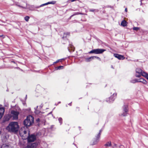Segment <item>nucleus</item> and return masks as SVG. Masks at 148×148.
I'll list each match as a JSON object with an SVG mask.
<instances>
[{
  "mask_svg": "<svg viewBox=\"0 0 148 148\" xmlns=\"http://www.w3.org/2000/svg\"><path fill=\"white\" fill-rule=\"evenodd\" d=\"M71 48H72V49L73 48V47H71Z\"/></svg>",
  "mask_w": 148,
  "mask_h": 148,
  "instance_id": "35",
  "label": "nucleus"
},
{
  "mask_svg": "<svg viewBox=\"0 0 148 148\" xmlns=\"http://www.w3.org/2000/svg\"><path fill=\"white\" fill-rule=\"evenodd\" d=\"M114 56L119 60H123L125 58L123 56L117 53H114Z\"/></svg>",
  "mask_w": 148,
  "mask_h": 148,
  "instance_id": "11",
  "label": "nucleus"
},
{
  "mask_svg": "<svg viewBox=\"0 0 148 148\" xmlns=\"http://www.w3.org/2000/svg\"><path fill=\"white\" fill-rule=\"evenodd\" d=\"M138 82H140L143 84H147V82L146 80L143 78H141L140 79H138Z\"/></svg>",
  "mask_w": 148,
  "mask_h": 148,
  "instance_id": "17",
  "label": "nucleus"
},
{
  "mask_svg": "<svg viewBox=\"0 0 148 148\" xmlns=\"http://www.w3.org/2000/svg\"><path fill=\"white\" fill-rule=\"evenodd\" d=\"M143 76L145 77L148 80V74L147 73H143Z\"/></svg>",
  "mask_w": 148,
  "mask_h": 148,
  "instance_id": "20",
  "label": "nucleus"
},
{
  "mask_svg": "<svg viewBox=\"0 0 148 148\" xmlns=\"http://www.w3.org/2000/svg\"><path fill=\"white\" fill-rule=\"evenodd\" d=\"M63 66H60L56 68V70H60L61 69H63Z\"/></svg>",
  "mask_w": 148,
  "mask_h": 148,
  "instance_id": "26",
  "label": "nucleus"
},
{
  "mask_svg": "<svg viewBox=\"0 0 148 148\" xmlns=\"http://www.w3.org/2000/svg\"><path fill=\"white\" fill-rule=\"evenodd\" d=\"M127 8H125V11L126 12H127Z\"/></svg>",
  "mask_w": 148,
  "mask_h": 148,
  "instance_id": "32",
  "label": "nucleus"
},
{
  "mask_svg": "<svg viewBox=\"0 0 148 148\" xmlns=\"http://www.w3.org/2000/svg\"><path fill=\"white\" fill-rule=\"evenodd\" d=\"M121 25L123 26H126L127 25V22L124 20L121 23Z\"/></svg>",
  "mask_w": 148,
  "mask_h": 148,
  "instance_id": "18",
  "label": "nucleus"
},
{
  "mask_svg": "<svg viewBox=\"0 0 148 148\" xmlns=\"http://www.w3.org/2000/svg\"><path fill=\"white\" fill-rule=\"evenodd\" d=\"M23 4H21V5H17V4H16V5L20 7H21L23 8H26L27 7V4L25 2H23Z\"/></svg>",
  "mask_w": 148,
  "mask_h": 148,
  "instance_id": "16",
  "label": "nucleus"
},
{
  "mask_svg": "<svg viewBox=\"0 0 148 148\" xmlns=\"http://www.w3.org/2000/svg\"><path fill=\"white\" fill-rule=\"evenodd\" d=\"M19 114V113L17 111L14 110H12L11 111V114L10 116H8V118L6 119V120L8 121L9 120V119L12 118L13 120H16L18 118V116Z\"/></svg>",
  "mask_w": 148,
  "mask_h": 148,
  "instance_id": "3",
  "label": "nucleus"
},
{
  "mask_svg": "<svg viewBox=\"0 0 148 148\" xmlns=\"http://www.w3.org/2000/svg\"><path fill=\"white\" fill-rule=\"evenodd\" d=\"M58 121L60 123V124H61L62 123V119L61 118H59L58 119Z\"/></svg>",
  "mask_w": 148,
  "mask_h": 148,
  "instance_id": "28",
  "label": "nucleus"
},
{
  "mask_svg": "<svg viewBox=\"0 0 148 148\" xmlns=\"http://www.w3.org/2000/svg\"><path fill=\"white\" fill-rule=\"evenodd\" d=\"M139 29V28L138 27H134L133 29L134 30L137 31Z\"/></svg>",
  "mask_w": 148,
  "mask_h": 148,
  "instance_id": "29",
  "label": "nucleus"
},
{
  "mask_svg": "<svg viewBox=\"0 0 148 148\" xmlns=\"http://www.w3.org/2000/svg\"><path fill=\"white\" fill-rule=\"evenodd\" d=\"M101 132V131L100 130V131L99 133V134H98V135H97V136L96 139V140H95V141H94V142L92 144V145H95L97 143H98V142L99 141V139L100 138Z\"/></svg>",
  "mask_w": 148,
  "mask_h": 148,
  "instance_id": "13",
  "label": "nucleus"
},
{
  "mask_svg": "<svg viewBox=\"0 0 148 148\" xmlns=\"http://www.w3.org/2000/svg\"><path fill=\"white\" fill-rule=\"evenodd\" d=\"M138 79H132L131 81V82L132 83H134L136 82H138Z\"/></svg>",
  "mask_w": 148,
  "mask_h": 148,
  "instance_id": "22",
  "label": "nucleus"
},
{
  "mask_svg": "<svg viewBox=\"0 0 148 148\" xmlns=\"http://www.w3.org/2000/svg\"><path fill=\"white\" fill-rule=\"evenodd\" d=\"M3 36H3V35H0V37H3Z\"/></svg>",
  "mask_w": 148,
  "mask_h": 148,
  "instance_id": "33",
  "label": "nucleus"
},
{
  "mask_svg": "<svg viewBox=\"0 0 148 148\" xmlns=\"http://www.w3.org/2000/svg\"><path fill=\"white\" fill-rule=\"evenodd\" d=\"M5 112V108L0 105V119L3 116Z\"/></svg>",
  "mask_w": 148,
  "mask_h": 148,
  "instance_id": "9",
  "label": "nucleus"
},
{
  "mask_svg": "<svg viewBox=\"0 0 148 148\" xmlns=\"http://www.w3.org/2000/svg\"><path fill=\"white\" fill-rule=\"evenodd\" d=\"M117 95V93L116 92H114L112 94V95L110 97L107 99L106 101L109 103H110L113 101Z\"/></svg>",
  "mask_w": 148,
  "mask_h": 148,
  "instance_id": "6",
  "label": "nucleus"
},
{
  "mask_svg": "<svg viewBox=\"0 0 148 148\" xmlns=\"http://www.w3.org/2000/svg\"><path fill=\"white\" fill-rule=\"evenodd\" d=\"M70 33L69 32H66L64 34L63 36V38H64L67 37V36L69 35Z\"/></svg>",
  "mask_w": 148,
  "mask_h": 148,
  "instance_id": "19",
  "label": "nucleus"
},
{
  "mask_svg": "<svg viewBox=\"0 0 148 148\" xmlns=\"http://www.w3.org/2000/svg\"><path fill=\"white\" fill-rule=\"evenodd\" d=\"M19 134L21 136H23L24 134H26L27 133V131L25 130V127H23L19 130Z\"/></svg>",
  "mask_w": 148,
  "mask_h": 148,
  "instance_id": "12",
  "label": "nucleus"
},
{
  "mask_svg": "<svg viewBox=\"0 0 148 148\" xmlns=\"http://www.w3.org/2000/svg\"><path fill=\"white\" fill-rule=\"evenodd\" d=\"M37 144L36 143H33L29 144L27 147L28 148H36Z\"/></svg>",
  "mask_w": 148,
  "mask_h": 148,
  "instance_id": "14",
  "label": "nucleus"
},
{
  "mask_svg": "<svg viewBox=\"0 0 148 148\" xmlns=\"http://www.w3.org/2000/svg\"><path fill=\"white\" fill-rule=\"evenodd\" d=\"M36 136L32 134L29 135L27 140L29 142H32L34 141L36 139Z\"/></svg>",
  "mask_w": 148,
  "mask_h": 148,
  "instance_id": "8",
  "label": "nucleus"
},
{
  "mask_svg": "<svg viewBox=\"0 0 148 148\" xmlns=\"http://www.w3.org/2000/svg\"><path fill=\"white\" fill-rule=\"evenodd\" d=\"M62 60H64V59L63 58V59H59V60H57L56 62H54L53 63V64H56L57 63H58V62H62Z\"/></svg>",
  "mask_w": 148,
  "mask_h": 148,
  "instance_id": "25",
  "label": "nucleus"
},
{
  "mask_svg": "<svg viewBox=\"0 0 148 148\" xmlns=\"http://www.w3.org/2000/svg\"><path fill=\"white\" fill-rule=\"evenodd\" d=\"M95 58H97L100 61L101 60V59L99 58L97 56H92L88 58H86L85 59V60L86 62H88L94 59Z\"/></svg>",
  "mask_w": 148,
  "mask_h": 148,
  "instance_id": "10",
  "label": "nucleus"
},
{
  "mask_svg": "<svg viewBox=\"0 0 148 148\" xmlns=\"http://www.w3.org/2000/svg\"><path fill=\"white\" fill-rule=\"evenodd\" d=\"M82 14V13H79V12H77V13H75L72 16H73L74 15H75L78 14Z\"/></svg>",
  "mask_w": 148,
  "mask_h": 148,
  "instance_id": "30",
  "label": "nucleus"
},
{
  "mask_svg": "<svg viewBox=\"0 0 148 148\" xmlns=\"http://www.w3.org/2000/svg\"><path fill=\"white\" fill-rule=\"evenodd\" d=\"M106 51V50L103 49H97L91 51L89 52V53L90 54L93 53L96 54H101Z\"/></svg>",
  "mask_w": 148,
  "mask_h": 148,
  "instance_id": "4",
  "label": "nucleus"
},
{
  "mask_svg": "<svg viewBox=\"0 0 148 148\" xmlns=\"http://www.w3.org/2000/svg\"><path fill=\"white\" fill-rule=\"evenodd\" d=\"M1 148H9L8 146L5 144H3L1 146Z\"/></svg>",
  "mask_w": 148,
  "mask_h": 148,
  "instance_id": "24",
  "label": "nucleus"
},
{
  "mask_svg": "<svg viewBox=\"0 0 148 148\" xmlns=\"http://www.w3.org/2000/svg\"><path fill=\"white\" fill-rule=\"evenodd\" d=\"M34 122V118L32 116L29 115L27 116V118L24 121L25 126L29 127L32 125Z\"/></svg>",
  "mask_w": 148,
  "mask_h": 148,
  "instance_id": "2",
  "label": "nucleus"
},
{
  "mask_svg": "<svg viewBox=\"0 0 148 148\" xmlns=\"http://www.w3.org/2000/svg\"><path fill=\"white\" fill-rule=\"evenodd\" d=\"M38 108V106H37L36 107H35V113L37 114H39V113L40 112L38 110H37V108Z\"/></svg>",
  "mask_w": 148,
  "mask_h": 148,
  "instance_id": "21",
  "label": "nucleus"
},
{
  "mask_svg": "<svg viewBox=\"0 0 148 148\" xmlns=\"http://www.w3.org/2000/svg\"><path fill=\"white\" fill-rule=\"evenodd\" d=\"M19 129V126L17 122H12L10 123L7 127V129L9 131L14 132H17Z\"/></svg>",
  "mask_w": 148,
  "mask_h": 148,
  "instance_id": "1",
  "label": "nucleus"
},
{
  "mask_svg": "<svg viewBox=\"0 0 148 148\" xmlns=\"http://www.w3.org/2000/svg\"><path fill=\"white\" fill-rule=\"evenodd\" d=\"M1 131H0V134H1Z\"/></svg>",
  "mask_w": 148,
  "mask_h": 148,
  "instance_id": "34",
  "label": "nucleus"
},
{
  "mask_svg": "<svg viewBox=\"0 0 148 148\" xmlns=\"http://www.w3.org/2000/svg\"><path fill=\"white\" fill-rule=\"evenodd\" d=\"M136 76L137 77H140L141 75L143 76V74L145 72L142 71L139 68H137L136 69Z\"/></svg>",
  "mask_w": 148,
  "mask_h": 148,
  "instance_id": "7",
  "label": "nucleus"
},
{
  "mask_svg": "<svg viewBox=\"0 0 148 148\" xmlns=\"http://www.w3.org/2000/svg\"><path fill=\"white\" fill-rule=\"evenodd\" d=\"M111 143L110 142H108L105 145L106 147H110L111 146Z\"/></svg>",
  "mask_w": 148,
  "mask_h": 148,
  "instance_id": "23",
  "label": "nucleus"
},
{
  "mask_svg": "<svg viewBox=\"0 0 148 148\" xmlns=\"http://www.w3.org/2000/svg\"><path fill=\"white\" fill-rule=\"evenodd\" d=\"M123 112L122 113L119 114V116H124L127 115L128 111V107L127 105H124L123 107Z\"/></svg>",
  "mask_w": 148,
  "mask_h": 148,
  "instance_id": "5",
  "label": "nucleus"
},
{
  "mask_svg": "<svg viewBox=\"0 0 148 148\" xmlns=\"http://www.w3.org/2000/svg\"><path fill=\"white\" fill-rule=\"evenodd\" d=\"M56 2L55 1H51V2H48L47 3H44V4H42V5H40V7H42L43 6H44L45 5H47L48 4H54Z\"/></svg>",
  "mask_w": 148,
  "mask_h": 148,
  "instance_id": "15",
  "label": "nucleus"
},
{
  "mask_svg": "<svg viewBox=\"0 0 148 148\" xmlns=\"http://www.w3.org/2000/svg\"><path fill=\"white\" fill-rule=\"evenodd\" d=\"M95 9H90V12H94L95 11Z\"/></svg>",
  "mask_w": 148,
  "mask_h": 148,
  "instance_id": "31",
  "label": "nucleus"
},
{
  "mask_svg": "<svg viewBox=\"0 0 148 148\" xmlns=\"http://www.w3.org/2000/svg\"><path fill=\"white\" fill-rule=\"evenodd\" d=\"M29 18V16H26L25 17V19L26 21H28Z\"/></svg>",
  "mask_w": 148,
  "mask_h": 148,
  "instance_id": "27",
  "label": "nucleus"
}]
</instances>
